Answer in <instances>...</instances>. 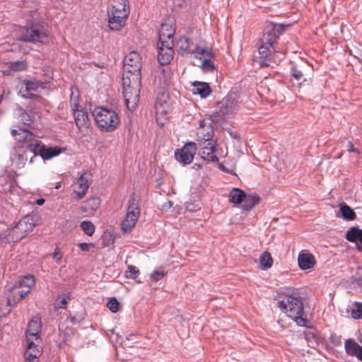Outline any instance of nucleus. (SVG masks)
<instances>
[{
    "instance_id": "f257e3e1",
    "label": "nucleus",
    "mask_w": 362,
    "mask_h": 362,
    "mask_svg": "<svg viewBox=\"0 0 362 362\" xmlns=\"http://www.w3.org/2000/svg\"><path fill=\"white\" fill-rule=\"evenodd\" d=\"M168 25H162L158 42V60L162 65L170 63L174 54V31L168 30Z\"/></svg>"
},
{
    "instance_id": "f03ea898",
    "label": "nucleus",
    "mask_w": 362,
    "mask_h": 362,
    "mask_svg": "<svg viewBox=\"0 0 362 362\" xmlns=\"http://www.w3.org/2000/svg\"><path fill=\"white\" fill-rule=\"evenodd\" d=\"M281 310L293 319L298 325L305 326V319L303 317V305L302 301L296 296H286L278 302Z\"/></svg>"
},
{
    "instance_id": "7ed1b4c3",
    "label": "nucleus",
    "mask_w": 362,
    "mask_h": 362,
    "mask_svg": "<svg viewBox=\"0 0 362 362\" xmlns=\"http://www.w3.org/2000/svg\"><path fill=\"white\" fill-rule=\"evenodd\" d=\"M93 116L98 127L107 132L114 131L120 123L118 114L108 108L97 107L93 112Z\"/></svg>"
},
{
    "instance_id": "20e7f679",
    "label": "nucleus",
    "mask_w": 362,
    "mask_h": 362,
    "mask_svg": "<svg viewBox=\"0 0 362 362\" xmlns=\"http://www.w3.org/2000/svg\"><path fill=\"white\" fill-rule=\"evenodd\" d=\"M20 40L29 42L47 43L49 36L42 27L34 25L30 28H21L18 36Z\"/></svg>"
},
{
    "instance_id": "39448f33",
    "label": "nucleus",
    "mask_w": 362,
    "mask_h": 362,
    "mask_svg": "<svg viewBox=\"0 0 362 362\" xmlns=\"http://www.w3.org/2000/svg\"><path fill=\"white\" fill-rule=\"evenodd\" d=\"M38 221L39 217L36 214L25 216L18 221L16 226L11 228V235L13 239L21 240L33 229Z\"/></svg>"
},
{
    "instance_id": "423d86ee",
    "label": "nucleus",
    "mask_w": 362,
    "mask_h": 362,
    "mask_svg": "<svg viewBox=\"0 0 362 362\" xmlns=\"http://www.w3.org/2000/svg\"><path fill=\"white\" fill-rule=\"evenodd\" d=\"M192 54L194 58L202 61L201 68L204 72H211L215 69V66L211 61L214 54L210 47L197 45L192 52Z\"/></svg>"
},
{
    "instance_id": "0eeeda50",
    "label": "nucleus",
    "mask_w": 362,
    "mask_h": 362,
    "mask_svg": "<svg viewBox=\"0 0 362 362\" xmlns=\"http://www.w3.org/2000/svg\"><path fill=\"white\" fill-rule=\"evenodd\" d=\"M139 215V203L134 199L129 200L125 218L121 223L122 230L124 233L131 231L136 226Z\"/></svg>"
},
{
    "instance_id": "6e6552de",
    "label": "nucleus",
    "mask_w": 362,
    "mask_h": 362,
    "mask_svg": "<svg viewBox=\"0 0 362 362\" xmlns=\"http://www.w3.org/2000/svg\"><path fill=\"white\" fill-rule=\"evenodd\" d=\"M239 107L240 102L234 93L228 95L218 103V112L222 116L233 115Z\"/></svg>"
},
{
    "instance_id": "1a4fd4ad",
    "label": "nucleus",
    "mask_w": 362,
    "mask_h": 362,
    "mask_svg": "<svg viewBox=\"0 0 362 362\" xmlns=\"http://www.w3.org/2000/svg\"><path fill=\"white\" fill-rule=\"evenodd\" d=\"M11 134L17 141L26 144L27 146L24 148H28L29 152L35 150V146H33V145H35V143H37L39 141L32 132L25 129H13Z\"/></svg>"
},
{
    "instance_id": "9d476101",
    "label": "nucleus",
    "mask_w": 362,
    "mask_h": 362,
    "mask_svg": "<svg viewBox=\"0 0 362 362\" xmlns=\"http://www.w3.org/2000/svg\"><path fill=\"white\" fill-rule=\"evenodd\" d=\"M197 151V144L194 142L187 143L182 148L175 152L176 160L183 165L192 162Z\"/></svg>"
},
{
    "instance_id": "9b49d317",
    "label": "nucleus",
    "mask_w": 362,
    "mask_h": 362,
    "mask_svg": "<svg viewBox=\"0 0 362 362\" xmlns=\"http://www.w3.org/2000/svg\"><path fill=\"white\" fill-rule=\"evenodd\" d=\"M34 146V145H33ZM34 154L30 157V163L33 162V158H35L38 154L45 160L50 159L54 156L59 155L62 153V148L54 147H45L42 142L39 140L37 143H35Z\"/></svg>"
},
{
    "instance_id": "f8f14e48",
    "label": "nucleus",
    "mask_w": 362,
    "mask_h": 362,
    "mask_svg": "<svg viewBox=\"0 0 362 362\" xmlns=\"http://www.w3.org/2000/svg\"><path fill=\"white\" fill-rule=\"evenodd\" d=\"M90 184L88 173H83L76 181L72 184L74 198L78 200L83 199L88 191Z\"/></svg>"
},
{
    "instance_id": "ddd939ff",
    "label": "nucleus",
    "mask_w": 362,
    "mask_h": 362,
    "mask_svg": "<svg viewBox=\"0 0 362 362\" xmlns=\"http://www.w3.org/2000/svg\"><path fill=\"white\" fill-rule=\"evenodd\" d=\"M284 26L281 24L272 25L268 28L262 38V43L272 46V50L278 49L275 44L279 35L284 31Z\"/></svg>"
},
{
    "instance_id": "4468645a",
    "label": "nucleus",
    "mask_w": 362,
    "mask_h": 362,
    "mask_svg": "<svg viewBox=\"0 0 362 362\" xmlns=\"http://www.w3.org/2000/svg\"><path fill=\"white\" fill-rule=\"evenodd\" d=\"M45 88V83L42 82L35 80L24 81L19 90V93L23 98H33L37 97L34 92L38 91L40 88Z\"/></svg>"
},
{
    "instance_id": "2eb2a0df",
    "label": "nucleus",
    "mask_w": 362,
    "mask_h": 362,
    "mask_svg": "<svg viewBox=\"0 0 362 362\" xmlns=\"http://www.w3.org/2000/svg\"><path fill=\"white\" fill-rule=\"evenodd\" d=\"M141 87L123 88V95L125 104L130 111H133L137 106L140 97Z\"/></svg>"
},
{
    "instance_id": "dca6fc26",
    "label": "nucleus",
    "mask_w": 362,
    "mask_h": 362,
    "mask_svg": "<svg viewBox=\"0 0 362 362\" xmlns=\"http://www.w3.org/2000/svg\"><path fill=\"white\" fill-rule=\"evenodd\" d=\"M312 70L308 65H296L291 69V75L300 87L303 82H308L311 79Z\"/></svg>"
},
{
    "instance_id": "f3484780",
    "label": "nucleus",
    "mask_w": 362,
    "mask_h": 362,
    "mask_svg": "<svg viewBox=\"0 0 362 362\" xmlns=\"http://www.w3.org/2000/svg\"><path fill=\"white\" fill-rule=\"evenodd\" d=\"M201 148L199 155L206 161L218 162V158L216 155V146L215 141H209L205 144H199Z\"/></svg>"
},
{
    "instance_id": "a211bd4d",
    "label": "nucleus",
    "mask_w": 362,
    "mask_h": 362,
    "mask_svg": "<svg viewBox=\"0 0 362 362\" xmlns=\"http://www.w3.org/2000/svg\"><path fill=\"white\" fill-rule=\"evenodd\" d=\"M41 320L39 317L35 316L28 323L26 331V340H34L35 341H41Z\"/></svg>"
},
{
    "instance_id": "6ab92c4d",
    "label": "nucleus",
    "mask_w": 362,
    "mask_h": 362,
    "mask_svg": "<svg viewBox=\"0 0 362 362\" xmlns=\"http://www.w3.org/2000/svg\"><path fill=\"white\" fill-rule=\"evenodd\" d=\"M284 51L280 49L272 50V46L262 43L259 47V58L262 59L261 63L262 65L269 66L271 62H276L274 53L283 54Z\"/></svg>"
},
{
    "instance_id": "aec40b11",
    "label": "nucleus",
    "mask_w": 362,
    "mask_h": 362,
    "mask_svg": "<svg viewBox=\"0 0 362 362\" xmlns=\"http://www.w3.org/2000/svg\"><path fill=\"white\" fill-rule=\"evenodd\" d=\"M124 71L141 72V59L139 53L136 52H129L125 57Z\"/></svg>"
},
{
    "instance_id": "412c9836",
    "label": "nucleus",
    "mask_w": 362,
    "mask_h": 362,
    "mask_svg": "<svg viewBox=\"0 0 362 362\" xmlns=\"http://www.w3.org/2000/svg\"><path fill=\"white\" fill-rule=\"evenodd\" d=\"M26 296V291H23L21 286L16 284L7 291V304L9 306H14Z\"/></svg>"
},
{
    "instance_id": "4be33fe9",
    "label": "nucleus",
    "mask_w": 362,
    "mask_h": 362,
    "mask_svg": "<svg viewBox=\"0 0 362 362\" xmlns=\"http://www.w3.org/2000/svg\"><path fill=\"white\" fill-rule=\"evenodd\" d=\"M130 8L128 0H111L108 13L119 14L129 16Z\"/></svg>"
},
{
    "instance_id": "5701e85b",
    "label": "nucleus",
    "mask_w": 362,
    "mask_h": 362,
    "mask_svg": "<svg viewBox=\"0 0 362 362\" xmlns=\"http://www.w3.org/2000/svg\"><path fill=\"white\" fill-rule=\"evenodd\" d=\"M298 264L302 270L310 269L316 264V260L313 254L308 250H301L298 257Z\"/></svg>"
},
{
    "instance_id": "b1692460",
    "label": "nucleus",
    "mask_w": 362,
    "mask_h": 362,
    "mask_svg": "<svg viewBox=\"0 0 362 362\" xmlns=\"http://www.w3.org/2000/svg\"><path fill=\"white\" fill-rule=\"evenodd\" d=\"M73 115L75 123L79 130L84 131L89 127L90 122L88 114L83 107L74 111Z\"/></svg>"
},
{
    "instance_id": "393cba45",
    "label": "nucleus",
    "mask_w": 362,
    "mask_h": 362,
    "mask_svg": "<svg viewBox=\"0 0 362 362\" xmlns=\"http://www.w3.org/2000/svg\"><path fill=\"white\" fill-rule=\"evenodd\" d=\"M141 87V72L124 71L122 77V88Z\"/></svg>"
},
{
    "instance_id": "a878e982",
    "label": "nucleus",
    "mask_w": 362,
    "mask_h": 362,
    "mask_svg": "<svg viewBox=\"0 0 362 362\" xmlns=\"http://www.w3.org/2000/svg\"><path fill=\"white\" fill-rule=\"evenodd\" d=\"M127 16L108 13V25L111 30L119 31L126 23Z\"/></svg>"
},
{
    "instance_id": "bb28decb",
    "label": "nucleus",
    "mask_w": 362,
    "mask_h": 362,
    "mask_svg": "<svg viewBox=\"0 0 362 362\" xmlns=\"http://www.w3.org/2000/svg\"><path fill=\"white\" fill-rule=\"evenodd\" d=\"M100 200L98 197H92L87 199L80 207V211L86 214V216H92L99 208Z\"/></svg>"
},
{
    "instance_id": "cd10ccee",
    "label": "nucleus",
    "mask_w": 362,
    "mask_h": 362,
    "mask_svg": "<svg viewBox=\"0 0 362 362\" xmlns=\"http://www.w3.org/2000/svg\"><path fill=\"white\" fill-rule=\"evenodd\" d=\"M345 350L351 356H356L362 361V346L357 344L354 339H349L345 341Z\"/></svg>"
},
{
    "instance_id": "c85d7f7f",
    "label": "nucleus",
    "mask_w": 362,
    "mask_h": 362,
    "mask_svg": "<svg viewBox=\"0 0 362 362\" xmlns=\"http://www.w3.org/2000/svg\"><path fill=\"white\" fill-rule=\"evenodd\" d=\"M214 134V130L211 126L203 125L200 124V127L198 129L197 137L198 141L200 143L205 144L209 141H214L212 136Z\"/></svg>"
},
{
    "instance_id": "c756f323",
    "label": "nucleus",
    "mask_w": 362,
    "mask_h": 362,
    "mask_svg": "<svg viewBox=\"0 0 362 362\" xmlns=\"http://www.w3.org/2000/svg\"><path fill=\"white\" fill-rule=\"evenodd\" d=\"M192 86H193L192 93L199 95L201 98L207 97L211 92L210 86L206 82L194 81Z\"/></svg>"
},
{
    "instance_id": "7c9ffc66",
    "label": "nucleus",
    "mask_w": 362,
    "mask_h": 362,
    "mask_svg": "<svg viewBox=\"0 0 362 362\" xmlns=\"http://www.w3.org/2000/svg\"><path fill=\"white\" fill-rule=\"evenodd\" d=\"M34 154V152H29L28 148H20L17 152L16 165L19 168L24 167L28 158Z\"/></svg>"
},
{
    "instance_id": "2f4dec72",
    "label": "nucleus",
    "mask_w": 362,
    "mask_h": 362,
    "mask_svg": "<svg viewBox=\"0 0 362 362\" xmlns=\"http://www.w3.org/2000/svg\"><path fill=\"white\" fill-rule=\"evenodd\" d=\"M259 202V197L256 194L246 195L242 202V209L245 211L251 210Z\"/></svg>"
},
{
    "instance_id": "473e14b6",
    "label": "nucleus",
    "mask_w": 362,
    "mask_h": 362,
    "mask_svg": "<svg viewBox=\"0 0 362 362\" xmlns=\"http://www.w3.org/2000/svg\"><path fill=\"white\" fill-rule=\"evenodd\" d=\"M192 44L190 43L188 38L182 37L177 42V47L179 49V52L182 53V54H191L193 49L196 48V46L194 48H192Z\"/></svg>"
},
{
    "instance_id": "72a5a7b5",
    "label": "nucleus",
    "mask_w": 362,
    "mask_h": 362,
    "mask_svg": "<svg viewBox=\"0 0 362 362\" xmlns=\"http://www.w3.org/2000/svg\"><path fill=\"white\" fill-rule=\"evenodd\" d=\"M17 285L21 286L23 291H26V294L28 295L35 286V280L33 276L28 275L21 279Z\"/></svg>"
},
{
    "instance_id": "f704fd0d",
    "label": "nucleus",
    "mask_w": 362,
    "mask_h": 362,
    "mask_svg": "<svg viewBox=\"0 0 362 362\" xmlns=\"http://www.w3.org/2000/svg\"><path fill=\"white\" fill-rule=\"evenodd\" d=\"M27 348L25 351L26 354H35L40 356L42 354V348L40 346L41 341H35L34 340H26Z\"/></svg>"
},
{
    "instance_id": "c9c22d12",
    "label": "nucleus",
    "mask_w": 362,
    "mask_h": 362,
    "mask_svg": "<svg viewBox=\"0 0 362 362\" xmlns=\"http://www.w3.org/2000/svg\"><path fill=\"white\" fill-rule=\"evenodd\" d=\"M245 194V192L242 189L233 188L229 193V201L234 204H242Z\"/></svg>"
},
{
    "instance_id": "e433bc0d",
    "label": "nucleus",
    "mask_w": 362,
    "mask_h": 362,
    "mask_svg": "<svg viewBox=\"0 0 362 362\" xmlns=\"http://www.w3.org/2000/svg\"><path fill=\"white\" fill-rule=\"evenodd\" d=\"M260 268L267 270L272 267L273 264V259L269 252H264L259 257Z\"/></svg>"
},
{
    "instance_id": "4c0bfd02",
    "label": "nucleus",
    "mask_w": 362,
    "mask_h": 362,
    "mask_svg": "<svg viewBox=\"0 0 362 362\" xmlns=\"http://www.w3.org/2000/svg\"><path fill=\"white\" fill-rule=\"evenodd\" d=\"M346 238L350 242H355L358 240L362 244V230L358 228H351L347 231Z\"/></svg>"
},
{
    "instance_id": "58836bf2",
    "label": "nucleus",
    "mask_w": 362,
    "mask_h": 362,
    "mask_svg": "<svg viewBox=\"0 0 362 362\" xmlns=\"http://www.w3.org/2000/svg\"><path fill=\"white\" fill-rule=\"evenodd\" d=\"M340 211L344 219L352 221L356 218V213L349 206L346 204L340 205Z\"/></svg>"
},
{
    "instance_id": "ea45409f",
    "label": "nucleus",
    "mask_w": 362,
    "mask_h": 362,
    "mask_svg": "<svg viewBox=\"0 0 362 362\" xmlns=\"http://www.w3.org/2000/svg\"><path fill=\"white\" fill-rule=\"evenodd\" d=\"M70 298L66 294H62L59 296L54 304V310H57L59 308H65Z\"/></svg>"
},
{
    "instance_id": "a19ab883",
    "label": "nucleus",
    "mask_w": 362,
    "mask_h": 362,
    "mask_svg": "<svg viewBox=\"0 0 362 362\" xmlns=\"http://www.w3.org/2000/svg\"><path fill=\"white\" fill-rule=\"evenodd\" d=\"M80 227L83 231L89 236H92L95 230L94 224L92 222L88 221H82L80 224Z\"/></svg>"
},
{
    "instance_id": "79ce46f5",
    "label": "nucleus",
    "mask_w": 362,
    "mask_h": 362,
    "mask_svg": "<svg viewBox=\"0 0 362 362\" xmlns=\"http://www.w3.org/2000/svg\"><path fill=\"white\" fill-rule=\"evenodd\" d=\"M78 93L77 90H74L71 88V93L70 97V105L72 109V111H75L81 107H82L78 103Z\"/></svg>"
},
{
    "instance_id": "37998d69",
    "label": "nucleus",
    "mask_w": 362,
    "mask_h": 362,
    "mask_svg": "<svg viewBox=\"0 0 362 362\" xmlns=\"http://www.w3.org/2000/svg\"><path fill=\"white\" fill-rule=\"evenodd\" d=\"M140 274V271L133 265H129L127 269L125 272V276L129 279H135Z\"/></svg>"
},
{
    "instance_id": "c03bdc74",
    "label": "nucleus",
    "mask_w": 362,
    "mask_h": 362,
    "mask_svg": "<svg viewBox=\"0 0 362 362\" xmlns=\"http://www.w3.org/2000/svg\"><path fill=\"white\" fill-rule=\"evenodd\" d=\"M351 317L354 319H361L362 318V303H356L353 306L351 311Z\"/></svg>"
},
{
    "instance_id": "a18cd8bd",
    "label": "nucleus",
    "mask_w": 362,
    "mask_h": 362,
    "mask_svg": "<svg viewBox=\"0 0 362 362\" xmlns=\"http://www.w3.org/2000/svg\"><path fill=\"white\" fill-rule=\"evenodd\" d=\"M167 273L164 271L163 267L154 270L151 274V279L154 281H158L165 276Z\"/></svg>"
},
{
    "instance_id": "49530a36",
    "label": "nucleus",
    "mask_w": 362,
    "mask_h": 362,
    "mask_svg": "<svg viewBox=\"0 0 362 362\" xmlns=\"http://www.w3.org/2000/svg\"><path fill=\"white\" fill-rule=\"evenodd\" d=\"M156 119H159V116L162 115H166L168 112V109L160 103L158 100L156 101L155 105Z\"/></svg>"
},
{
    "instance_id": "de8ad7c7",
    "label": "nucleus",
    "mask_w": 362,
    "mask_h": 362,
    "mask_svg": "<svg viewBox=\"0 0 362 362\" xmlns=\"http://www.w3.org/2000/svg\"><path fill=\"white\" fill-rule=\"evenodd\" d=\"M27 64L23 61L13 62L10 65V69L15 71H21L26 69Z\"/></svg>"
},
{
    "instance_id": "09e8293b",
    "label": "nucleus",
    "mask_w": 362,
    "mask_h": 362,
    "mask_svg": "<svg viewBox=\"0 0 362 362\" xmlns=\"http://www.w3.org/2000/svg\"><path fill=\"white\" fill-rule=\"evenodd\" d=\"M19 119L23 124L25 125H30L33 122L31 117L25 110L21 111V113L19 115Z\"/></svg>"
},
{
    "instance_id": "8fccbe9b",
    "label": "nucleus",
    "mask_w": 362,
    "mask_h": 362,
    "mask_svg": "<svg viewBox=\"0 0 362 362\" xmlns=\"http://www.w3.org/2000/svg\"><path fill=\"white\" fill-rule=\"evenodd\" d=\"M107 306L111 312L116 313L119 310V304L115 298H113L108 301Z\"/></svg>"
},
{
    "instance_id": "3c124183",
    "label": "nucleus",
    "mask_w": 362,
    "mask_h": 362,
    "mask_svg": "<svg viewBox=\"0 0 362 362\" xmlns=\"http://www.w3.org/2000/svg\"><path fill=\"white\" fill-rule=\"evenodd\" d=\"M25 362H38L39 356L33 355L31 354H24Z\"/></svg>"
},
{
    "instance_id": "603ef678",
    "label": "nucleus",
    "mask_w": 362,
    "mask_h": 362,
    "mask_svg": "<svg viewBox=\"0 0 362 362\" xmlns=\"http://www.w3.org/2000/svg\"><path fill=\"white\" fill-rule=\"evenodd\" d=\"M305 338L309 342V346H311V347H315V344H317V342L315 341V340H313V341H310V338H314V335L313 333L311 332H308V333H306L305 334Z\"/></svg>"
},
{
    "instance_id": "864d4df0",
    "label": "nucleus",
    "mask_w": 362,
    "mask_h": 362,
    "mask_svg": "<svg viewBox=\"0 0 362 362\" xmlns=\"http://www.w3.org/2000/svg\"><path fill=\"white\" fill-rule=\"evenodd\" d=\"M53 258L57 261V262H59V261L62 259V255L61 254V252H59V250L57 248L54 251V252L53 253Z\"/></svg>"
},
{
    "instance_id": "5fc2aeb1",
    "label": "nucleus",
    "mask_w": 362,
    "mask_h": 362,
    "mask_svg": "<svg viewBox=\"0 0 362 362\" xmlns=\"http://www.w3.org/2000/svg\"><path fill=\"white\" fill-rule=\"evenodd\" d=\"M79 247L83 251H88L90 246H93L91 243H82L78 245Z\"/></svg>"
},
{
    "instance_id": "6e6d98bb",
    "label": "nucleus",
    "mask_w": 362,
    "mask_h": 362,
    "mask_svg": "<svg viewBox=\"0 0 362 362\" xmlns=\"http://www.w3.org/2000/svg\"><path fill=\"white\" fill-rule=\"evenodd\" d=\"M331 340H332V342L333 344H334L335 345H339V344H341V339H340V337H337L335 334H332L331 335Z\"/></svg>"
},
{
    "instance_id": "4d7b16f0",
    "label": "nucleus",
    "mask_w": 362,
    "mask_h": 362,
    "mask_svg": "<svg viewBox=\"0 0 362 362\" xmlns=\"http://www.w3.org/2000/svg\"><path fill=\"white\" fill-rule=\"evenodd\" d=\"M346 149L349 152H356L357 149L354 147L353 144L351 141H349L346 146Z\"/></svg>"
},
{
    "instance_id": "13d9d810",
    "label": "nucleus",
    "mask_w": 362,
    "mask_h": 362,
    "mask_svg": "<svg viewBox=\"0 0 362 362\" xmlns=\"http://www.w3.org/2000/svg\"><path fill=\"white\" fill-rule=\"evenodd\" d=\"M172 206H173L172 202L168 201L166 203L164 204L163 207L170 208Z\"/></svg>"
},
{
    "instance_id": "bf43d9fd",
    "label": "nucleus",
    "mask_w": 362,
    "mask_h": 362,
    "mask_svg": "<svg viewBox=\"0 0 362 362\" xmlns=\"http://www.w3.org/2000/svg\"><path fill=\"white\" fill-rule=\"evenodd\" d=\"M45 202V200L43 199H40L37 200V205H42Z\"/></svg>"
},
{
    "instance_id": "052dcab7",
    "label": "nucleus",
    "mask_w": 362,
    "mask_h": 362,
    "mask_svg": "<svg viewBox=\"0 0 362 362\" xmlns=\"http://www.w3.org/2000/svg\"><path fill=\"white\" fill-rule=\"evenodd\" d=\"M357 248L359 251L362 252V244H357Z\"/></svg>"
}]
</instances>
